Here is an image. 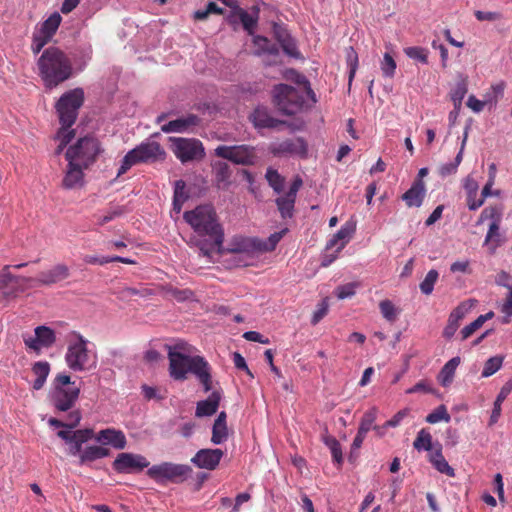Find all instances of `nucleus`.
Wrapping results in <instances>:
<instances>
[{"instance_id":"1","label":"nucleus","mask_w":512,"mask_h":512,"mask_svg":"<svg viewBox=\"0 0 512 512\" xmlns=\"http://www.w3.org/2000/svg\"><path fill=\"white\" fill-rule=\"evenodd\" d=\"M184 220L191 226L197 236L190 242L195 245L203 257L212 261L214 255L224 253V229L212 205L204 204L183 214Z\"/></svg>"},{"instance_id":"2","label":"nucleus","mask_w":512,"mask_h":512,"mask_svg":"<svg viewBox=\"0 0 512 512\" xmlns=\"http://www.w3.org/2000/svg\"><path fill=\"white\" fill-rule=\"evenodd\" d=\"M39 76L48 89H53L73 75V66L67 54L58 47H48L37 61Z\"/></svg>"},{"instance_id":"3","label":"nucleus","mask_w":512,"mask_h":512,"mask_svg":"<svg viewBox=\"0 0 512 512\" xmlns=\"http://www.w3.org/2000/svg\"><path fill=\"white\" fill-rule=\"evenodd\" d=\"M272 96L274 105L284 115H295L304 107L303 91L291 85L281 83L274 86Z\"/></svg>"},{"instance_id":"4","label":"nucleus","mask_w":512,"mask_h":512,"mask_svg":"<svg viewBox=\"0 0 512 512\" xmlns=\"http://www.w3.org/2000/svg\"><path fill=\"white\" fill-rule=\"evenodd\" d=\"M165 151L158 142H143L130 150L123 158L117 176L125 174L132 166L139 163L153 162L162 159Z\"/></svg>"},{"instance_id":"5","label":"nucleus","mask_w":512,"mask_h":512,"mask_svg":"<svg viewBox=\"0 0 512 512\" xmlns=\"http://www.w3.org/2000/svg\"><path fill=\"white\" fill-rule=\"evenodd\" d=\"M84 102V91L82 88H75L64 93L56 103V111L60 123L63 126L71 127L78 116V110Z\"/></svg>"},{"instance_id":"6","label":"nucleus","mask_w":512,"mask_h":512,"mask_svg":"<svg viewBox=\"0 0 512 512\" xmlns=\"http://www.w3.org/2000/svg\"><path fill=\"white\" fill-rule=\"evenodd\" d=\"M191 473L192 468L189 465L172 462L153 465L147 470V475L157 483H182L190 477Z\"/></svg>"},{"instance_id":"7","label":"nucleus","mask_w":512,"mask_h":512,"mask_svg":"<svg viewBox=\"0 0 512 512\" xmlns=\"http://www.w3.org/2000/svg\"><path fill=\"white\" fill-rule=\"evenodd\" d=\"M100 152L99 141L94 137L85 136L68 148L65 158L78 162L84 167H89L96 161Z\"/></svg>"},{"instance_id":"8","label":"nucleus","mask_w":512,"mask_h":512,"mask_svg":"<svg viewBox=\"0 0 512 512\" xmlns=\"http://www.w3.org/2000/svg\"><path fill=\"white\" fill-rule=\"evenodd\" d=\"M184 352H190L185 342L177 343L174 347L168 346L169 373L177 381L187 379L191 366L193 356L186 355Z\"/></svg>"},{"instance_id":"9","label":"nucleus","mask_w":512,"mask_h":512,"mask_svg":"<svg viewBox=\"0 0 512 512\" xmlns=\"http://www.w3.org/2000/svg\"><path fill=\"white\" fill-rule=\"evenodd\" d=\"M171 150L182 163L200 160L204 157V147L194 138L170 137Z\"/></svg>"},{"instance_id":"10","label":"nucleus","mask_w":512,"mask_h":512,"mask_svg":"<svg viewBox=\"0 0 512 512\" xmlns=\"http://www.w3.org/2000/svg\"><path fill=\"white\" fill-rule=\"evenodd\" d=\"M11 265H5L0 271V292L5 298H15L35 284V278L14 275Z\"/></svg>"},{"instance_id":"11","label":"nucleus","mask_w":512,"mask_h":512,"mask_svg":"<svg viewBox=\"0 0 512 512\" xmlns=\"http://www.w3.org/2000/svg\"><path fill=\"white\" fill-rule=\"evenodd\" d=\"M215 155L238 165H252L256 158L254 148L247 145H220L215 149Z\"/></svg>"},{"instance_id":"12","label":"nucleus","mask_w":512,"mask_h":512,"mask_svg":"<svg viewBox=\"0 0 512 512\" xmlns=\"http://www.w3.org/2000/svg\"><path fill=\"white\" fill-rule=\"evenodd\" d=\"M65 360L68 367L73 371H84L89 369L87 341L82 335H78V340L75 343L69 344Z\"/></svg>"},{"instance_id":"13","label":"nucleus","mask_w":512,"mask_h":512,"mask_svg":"<svg viewBox=\"0 0 512 512\" xmlns=\"http://www.w3.org/2000/svg\"><path fill=\"white\" fill-rule=\"evenodd\" d=\"M149 461L140 454L120 453L113 462V469L118 473L140 472L149 466Z\"/></svg>"},{"instance_id":"14","label":"nucleus","mask_w":512,"mask_h":512,"mask_svg":"<svg viewBox=\"0 0 512 512\" xmlns=\"http://www.w3.org/2000/svg\"><path fill=\"white\" fill-rule=\"evenodd\" d=\"M80 394V388L76 385L68 386L66 388H53L51 398L54 407L59 411L70 410L77 401Z\"/></svg>"},{"instance_id":"15","label":"nucleus","mask_w":512,"mask_h":512,"mask_svg":"<svg viewBox=\"0 0 512 512\" xmlns=\"http://www.w3.org/2000/svg\"><path fill=\"white\" fill-rule=\"evenodd\" d=\"M476 304L477 300L469 299L461 302L456 308H454L450 313L447 325L443 330V337L451 339L459 328L460 321Z\"/></svg>"},{"instance_id":"16","label":"nucleus","mask_w":512,"mask_h":512,"mask_svg":"<svg viewBox=\"0 0 512 512\" xmlns=\"http://www.w3.org/2000/svg\"><path fill=\"white\" fill-rule=\"evenodd\" d=\"M303 184L302 179L297 176L290 185L289 190L276 199V205L282 218H291L294 211L296 196Z\"/></svg>"},{"instance_id":"17","label":"nucleus","mask_w":512,"mask_h":512,"mask_svg":"<svg viewBox=\"0 0 512 512\" xmlns=\"http://www.w3.org/2000/svg\"><path fill=\"white\" fill-rule=\"evenodd\" d=\"M189 372L195 375L205 392L212 390V367L204 357L193 356Z\"/></svg>"},{"instance_id":"18","label":"nucleus","mask_w":512,"mask_h":512,"mask_svg":"<svg viewBox=\"0 0 512 512\" xmlns=\"http://www.w3.org/2000/svg\"><path fill=\"white\" fill-rule=\"evenodd\" d=\"M70 269L64 263H58L48 270L42 271L35 278L36 286H52L70 277Z\"/></svg>"},{"instance_id":"19","label":"nucleus","mask_w":512,"mask_h":512,"mask_svg":"<svg viewBox=\"0 0 512 512\" xmlns=\"http://www.w3.org/2000/svg\"><path fill=\"white\" fill-rule=\"evenodd\" d=\"M270 151L274 156L284 155H300L306 156L307 143L303 138L286 139L280 143H275L270 146Z\"/></svg>"},{"instance_id":"20","label":"nucleus","mask_w":512,"mask_h":512,"mask_svg":"<svg viewBox=\"0 0 512 512\" xmlns=\"http://www.w3.org/2000/svg\"><path fill=\"white\" fill-rule=\"evenodd\" d=\"M490 219L492 222L489 225V229L485 238V243L489 244L494 242L496 245L499 243L500 233L499 226L501 221V211L497 207H487L482 210L478 224Z\"/></svg>"},{"instance_id":"21","label":"nucleus","mask_w":512,"mask_h":512,"mask_svg":"<svg viewBox=\"0 0 512 512\" xmlns=\"http://www.w3.org/2000/svg\"><path fill=\"white\" fill-rule=\"evenodd\" d=\"M224 452L221 449H201L194 457L191 462L198 468L206 470H214L219 465Z\"/></svg>"},{"instance_id":"22","label":"nucleus","mask_w":512,"mask_h":512,"mask_svg":"<svg viewBox=\"0 0 512 512\" xmlns=\"http://www.w3.org/2000/svg\"><path fill=\"white\" fill-rule=\"evenodd\" d=\"M68 161V165L65 171V175L62 180V186L65 189H75L80 188L84 184V169L88 167H84V165L75 162L71 159H66Z\"/></svg>"},{"instance_id":"23","label":"nucleus","mask_w":512,"mask_h":512,"mask_svg":"<svg viewBox=\"0 0 512 512\" xmlns=\"http://www.w3.org/2000/svg\"><path fill=\"white\" fill-rule=\"evenodd\" d=\"M249 119L257 129H273L286 123L285 121L272 117L268 110L264 107H257L254 109V111L250 114Z\"/></svg>"},{"instance_id":"24","label":"nucleus","mask_w":512,"mask_h":512,"mask_svg":"<svg viewBox=\"0 0 512 512\" xmlns=\"http://www.w3.org/2000/svg\"><path fill=\"white\" fill-rule=\"evenodd\" d=\"M95 439L103 445L110 444L116 449H124L127 444L125 434L121 430L113 428L99 431Z\"/></svg>"},{"instance_id":"25","label":"nucleus","mask_w":512,"mask_h":512,"mask_svg":"<svg viewBox=\"0 0 512 512\" xmlns=\"http://www.w3.org/2000/svg\"><path fill=\"white\" fill-rule=\"evenodd\" d=\"M425 194V183L421 179H416L412 186L402 195V199L408 207H420Z\"/></svg>"},{"instance_id":"26","label":"nucleus","mask_w":512,"mask_h":512,"mask_svg":"<svg viewBox=\"0 0 512 512\" xmlns=\"http://www.w3.org/2000/svg\"><path fill=\"white\" fill-rule=\"evenodd\" d=\"M199 123L200 118L197 115L188 114L162 125L161 130L164 133L184 132L192 126H197Z\"/></svg>"},{"instance_id":"27","label":"nucleus","mask_w":512,"mask_h":512,"mask_svg":"<svg viewBox=\"0 0 512 512\" xmlns=\"http://www.w3.org/2000/svg\"><path fill=\"white\" fill-rule=\"evenodd\" d=\"M220 400L221 393L219 391H213L207 399L197 403L195 415L197 417H206L215 414L218 410Z\"/></svg>"},{"instance_id":"28","label":"nucleus","mask_w":512,"mask_h":512,"mask_svg":"<svg viewBox=\"0 0 512 512\" xmlns=\"http://www.w3.org/2000/svg\"><path fill=\"white\" fill-rule=\"evenodd\" d=\"M260 239L251 237H235L231 252L252 254L260 251Z\"/></svg>"},{"instance_id":"29","label":"nucleus","mask_w":512,"mask_h":512,"mask_svg":"<svg viewBox=\"0 0 512 512\" xmlns=\"http://www.w3.org/2000/svg\"><path fill=\"white\" fill-rule=\"evenodd\" d=\"M110 450L103 446L91 445L84 448L83 452L79 457V463L81 465H88L98 459L109 456Z\"/></svg>"},{"instance_id":"30","label":"nucleus","mask_w":512,"mask_h":512,"mask_svg":"<svg viewBox=\"0 0 512 512\" xmlns=\"http://www.w3.org/2000/svg\"><path fill=\"white\" fill-rule=\"evenodd\" d=\"M215 181L218 188L225 189L230 185L232 171L230 166L223 161H217L212 165Z\"/></svg>"},{"instance_id":"31","label":"nucleus","mask_w":512,"mask_h":512,"mask_svg":"<svg viewBox=\"0 0 512 512\" xmlns=\"http://www.w3.org/2000/svg\"><path fill=\"white\" fill-rule=\"evenodd\" d=\"M355 231V226L350 223H346L343 225L335 234L334 236L329 240L327 244V249H330L337 245L339 241H341L340 246L337 249V252L344 248L346 243L351 238L352 234Z\"/></svg>"},{"instance_id":"32","label":"nucleus","mask_w":512,"mask_h":512,"mask_svg":"<svg viewBox=\"0 0 512 512\" xmlns=\"http://www.w3.org/2000/svg\"><path fill=\"white\" fill-rule=\"evenodd\" d=\"M460 361V357H453L440 370L438 381L443 387H447L452 383L456 368L460 364Z\"/></svg>"},{"instance_id":"33","label":"nucleus","mask_w":512,"mask_h":512,"mask_svg":"<svg viewBox=\"0 0 512 512\" xmlns=\"http://www.w3.org/2000/svg\"><path fill=\"white\" fill-rule=\"evenodd\" d=\"M32 372L36 376L32 384L33 389H42L50 373V364L47 361L35 362L32 366Z\"/></svg>"},{"instance_id":"34","label":"nucleus","mask_w":512,"mask_h":512,"mask_svg":"<svg viewBox=\"0 0 512 512\" xmlns=\"http://www.w3.org/2000/svg\"><path fill=\"white\" fill-rule=\"evenodd\" d=\"M321 438L324 444L330 449L333 461L340 467L343 463V455L339 441L334 436L329 435L327 431L322 434Z\"/></svg>"},{"instance_id":"35","label":"nucleus","mask_w":512,"mask_h":512,"mask_svg":"<svg viewBox=\"0 0 512 512\" xmlns=\"http://www.w3.org/2000/svg\"><path fill=\"white\" fill-rule=\"evenodd\" d=\"M465 142H466V137L464 138V140L462 142L461 149L458 152V154L456 155L453 162L442 164L438 167V174L442 178L453 175L457 172L458 166L460 165V163L462 162V159H463V150H464Z\"/></svg>"},{"instance_id":"36","label":"nucleus","mask_w":512,"mask_h":512,"mask_svg":"<svg viewBox=\"0 0 512 512\" xmlns=\"http://www.w3.org/2000/svg\"><path fill=\"white\" fill-rule=\"evenodd\" d=\"M467 91H468V83H467V80L464 78L460 79L456 83L455 87L452 89V91L450 93V97L454 104V108L456 110L461 109L462 101H463L465 95L467 94Z\"/></svg>"},{"instance_id":"37","label":"nucleus","mask_w":512,"mask_h":512,"mask_svg":"<svg viewBox=\"0 0 512 512\" xmlns=\"http://www.w3.org/2000/svg\"><path fill=\"white\" fill-rule=\"evenodd\" d=\"M35 335L41 347L49 348L56 342L54 330L47 326H38L35 328Z\"/></svg>"},{"instance_id":"38","label":"nucleus","mask_w":512,"mask_h":512,"mask_svg":"<svg viewBox=\"0 0 512 512\" xmlns=\"http://www.w3.org/2000/svg\"><path fill=\"white\" fill-rule=\"evenodd\" d=\"M84 262L87 264H98V265H104L110 262H120L124 264H135L136 262L130 258L121 257V256H112V257H97L94 255H86L83 258Z\"/></svg>"},{"instance_id":"39","label":"nucleus","mask_w":512,"mask_h":512,"mask_svg":"<svg viewBox=\"0 0 512 512\" xmlns=\"http://www.w3.org/2000/svg\"><path fill=\"white\" fill-rule=\"evenodd\" d=\"M185 188L186 184L183 180H178L175 182L173 209L178 213L181 211L184 202L188 199Z\"/></svg>"},{"instance_id":"40","label":"nucleus","mask_w":512,"mask_h":512,"mask_svg":"<svg viewBox=\"0 0 512 512\" xmlns=\"http://www.w3.org/2000/svg\"><path fill=\"white\" fill-rule=\"evenodd\" d=\"M413 447L416 450H418V451H421V450L430 451V450H432V436H431L430 432L427 429L422 428L417 433L416 439L413 442Z\"/></svg>"},{"instance_id":"41","label":"nucleus","mask_w":512,"mask_h":512,"mask_svg":"<svg viewBox=\"0 0 512 512\" xmlns=\"http://www.w3.org/2000/svg\"><path fill=\"white\" fill-rule=\"evenodd\" d=\"M504 361V356L496 355L493 357H490L486 362L484 363V367L482 370V377L487 378L495 374L497 371H499L502 367Z\"/></svg>"},{"instance_id":"42","label":"nucleus","mask_w":512,"mask_h":512,"mask_svg":"<svg viewBox=\"0 0 512 512\" xmlns=\"http://www.w3.org/2000/svg\"><path fill=\"white\" fill-rule=\"evenodd\" d=\"M288 229L284 228L281 231L271 234L266 240H260V251L268 252L273 251L283 236L287 233Z\"/></svg>"},{"instance_id":"43","label":"nucleus","mask_w":512,"mask_h":512,"mask_svg":"<svg viewBox=\"0 0 512 512\" xmlns=\"http://www.w3.org/2000/svg\"><path fill=\"white\" fill-rule=\"evenodd\" d=\"M378 409L376 407H372L369 410H367L360 421V425L358 430L368 433L370 430H373V427L375 426V420L377 418Z\"/></svg>"},{"instance_id":"44","label":"nucleus","mask_w":512,"mask_h":512,"mask_svg":"<svg viewBox=\"0 0 512 512\" xmlns=\"http://www.w3.org/2000/svg\"><path fill=\"white\" fill-rule=\"evenodd\" d=\"M438 278H439V273L437 270L435 269H431L425 276V278L423 279V281L420 282L419 284V288H420V291L424 294V295H430L432 294L433 290H434V285L436 284V282L438 281Z\"/></svg>"},{"instance_id":"45","label":"nucleus","mask_w":512,"mask_h":512,"mask_svg":"<svg viewBox=\"0 0 512 512\" xmlns=\"http://www.w3.org/2000/svg\"><path fill=\"white\" fill-rule=\"evenodd\" d=\"M61 16L59 13L55 12L51 14L42 24L40 30L44 32V34H49L50 36H54L57 29L61 23Z\"/></svg>"},{"instance_id":"46","label":"nucleus","mask_w":512,"mask_h":512,"mask_svg":"<svg viewBox=\"0 0 512 512\" xmlns=\"http://www.w3.org/2000/svg\"><path fill=\"white\" fill-rule=\"evenodd\" d=\"M269 185L273 188L276 193L282 192L284 188L285 179L282 177L277 170L272 168L267 169L265 175Z\"/></svg>"},{"instance_id":"47","label":"nucleus","mask_w":512,"mask_h":512,"mask_svg":"<svg viewBox=\"0 0 512 512\" xmlns=\"http://www.w3.org/2000/svg\"><path fill=\"white\" fill-rule=\"evenodd\" d=\"M228 438L227 424L214 423L212 428L211 442L215 445H219L225 442Z\"/></svg>"},{"instance_id":"48","label":"nucleus","mask_w":512,"mask_h":512,"mask_svg":"<svg viewBox=\"0 0 512 512\" xmlns=\"http://www.w3.org/2000/svg\"><path fill=\"white\" fill-rule=\"evenodd\" d=\"M426 421L430 424H435L440 421L449 422L450 415L448 414L446 407L444 405H440L427 415Z\"/></svg>"},{"instance_id":"49","label":"nucleus","mask_w":512,"mask_h":512,"mask_svg":"<svg viewBox=\"0 0 512 512\" xmlns=\"http://www.w3.org/2000/svg\"><path fill=\"white\" fill-rule=\"evenodd\" d=\"M70 127L63 126L57 133V138L60 139V144L56 150L57 154H60L64 147L74 138V130H69Z\"/></svg>"},{"instance_id":"50","label":"nucleus","mask_w":512,"mask_h":512,"mask_svg":"<svg viewBox=\"0 0 512 512\" xmlns=\"http://www.w3.org/2000/svg\"><path fill=\"white\" fill-rule=\"evenodd\" d=\"M379 308H380V311H381V314L382 316L392 322V321H395L396 317H397V310L394 306V304L390 301V300H382L380 303H379Z\"/></svg>"},{"instance_id":"51","label":"nucleus","mask_w":512,"mask_h":512,"mask_svg":"<svg viewBox=\"0 0 512 512\" xmlns=\"http://www.w3.org/2000/svg\"><path fill=\"white\" fill-rule=\"evenodd\" d=\"M404 51L409 58L418 60L423 64L428 63V53L426 49L422 47H408Z\"/></svg>"},{"instance_id":"52","label":"nucleus","mask_w":512,"mask_h":512,"mask_svg":"<svg viewBox=\"0 0 512 512\" xmlns=\"http://www.w3.org/2000/svg\"><path fill=\"white\" fill-rule=\"evenodd\" d=\"M381 70L386 77H393L396 70V62L389 53H385L381 62Z\"/></svg>"},{"instance_id":"53","label":"nucleus","mask_w":512,"mask_h":512,"mask_svg":"<svg viewBox=\"0 0 512 512\" xmlns=\"http://www.w3.org/2000/svg\"><path fill=\"white\" fill-rule=\"evenodd\" d=\"M347 63L349 66V77L348 78H349V86H350L355 77V74H356V71L358 68V56L352 47H350L349 51L347 52Z\"/></svg>"},{"instance_id":"54","label":"nucleus","mask_w":512,"mask_h":512,"mask_svg":"<svg viewBox=\"0 0 512 512\" xmlns=\"http://www.w3.org/2000/svg\"><path fill=\"white\" fill-rule=\"evenodd\" d=\"M283 49V51L291 57L299 58L301 56L295 40L290 36L287 39H282V42L279 43Z\"/></svg>"},{"instance_id":"55","label":"nucleus","mask_w":512,"mask_h":512,"mask_svg":"<svg viewBox=\"0 0 512 512\" xmlns=\"http://www.w3.org/2000/svg\"><path fill=\"white\" fill-rule=\"evenodd\" d=\"M500 310L504 314V317L502 318V323H510L512 317V294L510 292L508 293L505 301L501 305Z\"/></svg>"},{"instance_id":"56","label":"nucleus","mask_w":512,"mask_h":512,"mask_svg":"<svg viewBox=\"0 0 512 512\" xmlns=\"http://www.w3.org/2000/svg\"><path fill=\"white\" fill-rule=\"evenodd\" d=\"M357 285L355 283H348L345 285H341L336 288V296L339 299H345L352 297L355 294Z\"/></svg>"},{"instance_id":"57","label":"nucleus","mask_w":512,"mask_h":512,"mask_svg":"<svg viewBox=\"0 0 512 512\" xmlns=\"http://www.w3.org/2000/svg\"><path fill=\"white\" fill-rule=\"evenodd\" d=\"M238 14L244 29L251 33L256 25V19L241 8L239 9Z\"/></svg>"},{"instance_id":"58","label":"nucleus","mask_w":512,"mask_h":512,"mask_svg":"<svg viewBox=\"0 0 512 512\" xmlns=\"http://www.w3.org/2000/svg\"><path fill=\"white\" fill-rule=\"evenodd\" d=\"M328 313V303L326 299L322 300L321 303H319L318 308L316 311H314L312 318H311V324L316 325L318 324Z\"/></svg>"},{"instance_id":"59","label":"nucleus","mask_w":512,"mask_h":512,"mask_svg":"<svg viewBox=\"0 0 512 512\" xmlns=\"http://www.w3.org/2000/svg\"><path fill=\"white\" fill-rule=\"evenodd\" d=\"M93 429L85 428V429H78L76 431H73V439L78 440L80 443L84 444L88 442L89 440L95 438Z\"/></svg>"},{"instance_id":"60","label":"nucleus","mask_w":512,"mask_h":512,"mask_svg":"<svg viewBox=\"0 0 512 512\" xmlns=\"http://www.w3.org/2000/svg\"><path fill=\"white\" fill-rule=\"evenodd\" d=\"M93 429L85 428V429H78L76 431H73V439L78 440L80 443L84 444L88 442L89 440L95 438Z\"/></svg>"},{"instance_id":"61","label":"nucleus","mask_w":512,"mask_h":512,"mask_svg":"<svg viewBox=\"0 0 512 512\" xmlns=\"http://www.w3.org/2000/svg\"><path fill=\"white\" fill-rule=\"evenodd\" d=\"M433 393V388L429 385L426 380H421L417 382L413 387L406 390L407 394L413 393Z\"/></svg>"},{"instance_id":"62","label":"nucleus","mask_w":512,"mask_h":512,"mask_svg":"<svg viewBox=\"0 0 512 512\" xmlns=\"http://www.w3.org/2000/svg\"><path fill=\"white\" fill-rule=\"evenodd\" d=\"M475 17L479 21H496L502 18L499 12H486V11H475Z\"/></svg>"},{"instance_id":"63","label":"nucleus","mask_w":512,"mask_h":512,"mask_svg":"<svg viewBox=\"0 0 512 512\" xmlns=\"http://www.w3.org/2000/svg\"><path fill=\"white\" fill-rule=\"evenodd\" d=\"M434 468L438 472L445 474L449 477L455 476L454 469L449 465V463L446 461V459H443L442 461H437V463H435V465H434Z\"/></svg>"},{"instance_id":"64","label":"nucleus","mask_w":512,"mask_h":512,"mask_svg":"<svg viewBox=\"0 0 512 512\" xmlns=\"http://www.w3.org/2000/svg\"><path fill=\"white\" fill-rule=\"evenodd\" d=\"M481 327H482V325L478 319H475L473 322L466 325L461 330L462 340L469 338L476 330H478Z\"/></svg>"}]
</instances>
